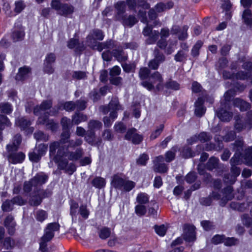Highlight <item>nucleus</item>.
Listing matches in <instances>:
<instances>
[{
  "label": "nucleus",
  "instance_id": "obj_1",
  "mask_svg": "<svg viewBox=\"0 0 252 252\" xmlns=\"http://www.w3.org/2000/svg\"><path fill=\"white\" fill-rule=\"evenodd\" d=\"M60 141H54L49 146V155L53 160L58 164L60 169H65L67 166V161L64 159L65 155L64 144L67 143L70 136L69 129H63Z\"/></svg>",
  "mask_w": 252,
  "mask_h": 252
},
{
  "label": "nucleus",
  "instance_id": "obj_2",
  "mask_svg": "<svg viewBox=\"0 0 252 252\" xmlns=\"http://www.w3.org/2000/svg\"><path fill=\"white\" fill-rule=\"evenodd\" d=\"M233 197L232 188L227 187L220 193L213 191L209 197L202 198L200 199V203L203 205L209 206L212 203V198H213L215 200H220V205L224 206L228 201L231 200Z\"/></svg>",
  "mask_w": 252,
  "mask_h": 252
},
{
  "label": "nucleus",
  "instance_id": "obj_3",
  "mask_svg": "<svg viewBox=\"0 0 252 252\" xmlns=\"http://www.w3.org/2000/svg\"><path fill=\"white\" fill-rule=\"evenodd\" d=\"M239 151V149H238L230 160L231 173L232 175L231 176V179H229L228 176H224V181L226 183L233 184L236 181V178L240 175L241 170L236 166V165L240 164L242 162V158L240 157V154H239L240 152H237Z\"/></svg>",
  "mask_w": 252,
  "mask_h": 252
},
{
  "label": "nucleus",
  "instance_id": "obj_4",
  "mask_svg": "<svg viewBox=\"0 0 252 252\" xmlns=\"http://www.w3.org/2000/svg\"><path fill=\"white\" fill-rule=\"evenodd\" d=\"M163 80L161 74L156 71L150 75L148 81L142 82L141 85L149 91L155 88L159 91L163 88Z\"/></svg>",
  "mask_w": 252,
  "mask_h": 252
},
{
  "label": "nucleus",
  "instance_id": "obj_5",
  "mask_svg": "<svg viewBox=\"0 0 252 252\" xmlns=\"http://www.w3.org/2000/svg\"><path fill=\"white\" fill-rule=\"evenodd\" d=\"M234 128L238 132H240L246 128L250 129L252 127V111L248 113L247 119L237 115L234 117Z\"/></svg>",
  "mask_w": 252,
  "mask_h": 252
},
{
  "label": "nucleus",
  "instance_id": "obj_6",
  "mask_svg": "<svg viewBox=\"0 0 252 252\" xmlns=\"http://www.w3.org/2000/svg\"><path fill=\"white\" fill-rule=\"evenodd\" d=\"M52 8L56 10L57 13L65 17L72 14L74 10V7L67 3H62L58 0H52L51 3Z\"/></svg>",
  "mask_w": 252,
  "mask_h": 252
},
{
  "label": "nucleus",
  "instance_id": "obj_7",
  "mask_svg": "<svg viewBox=\"0 0 252 252\" xmlns=\"http://www.w3.org/2000/svg\"><path fill=\"white\" fill-rule=\"evenodd\" d=\"M243 141H236L234 143V149L235 152L237 151L238 149H239L238 152H240L239 154H240V157L242 160L244 159L247 165L252 167V147L246 149L244 155L242 156L241 152L243 151Z\"/></svg>",
  "mask_w": 252,
  "mask_h": 252
},
{
  "label": "nucleus",
  "instance_id": "obj_8",
  "mask_svg": "<svg viewBox=\"0 0 252 252\" xmlns=\"http://www.w3.org/2000/svg\"><path fill=\"white\" fill-rule=\"evenodd\" d=\"M60 225L56 222L49 223L45 229V233L42 237L43 240L45 241L51 240L54 236V232L58 231Z\"/></svg>",
  "mask_w": 252,
  "mask_h": 252
},
{
  "label": "nucleus",
  "instance_id": "obj_9",
  "mask_svg": "<svg viewBox=\"0 0 252 252\" xmlns=\"http://www.w3.org/2000/svg\"><path fill=\"white\" fill-rule=\"evenodd\" d=\"M165 60V57L162 53H160L158 50L155 51L154 59L150 61L148 63L149 68L156 70L158 67L159 64L163 63Z\"/></svg>",
  "mask_w": 252,
  "mask_h": 252
},
{
  "label": "nucleus",
  "instance_id": "obj_10",
  "mask_svg": "<svg viewBox=\"0 0 252 252\" xmlns=\"http://www.w3.org/2000/svg\"><path fill=\"white\" fill-rule=\"evenodd\" d=\"M101 111L104 114L108 113L110 110L117 112V110L122 109V106L120 105L117 97H113L109 102L108 106H103L100 107Z\"/></svg>",
  "mask_w": 252,
  "mask_h": 252
},
{
  "label": "nucleus",
  "instance_id": "obj_11",
  "mask_svg": "<svg viewBox=\"0 0 252 252\" xmlns=\"http://www.w3.org/2000/svg\"><path fill=\"white\" fill-rule=\"evenodd\" d=\"M164 161V158L162 156L157 157L154 160V170L155 172L159 173L166 172L168 168L166 165L163 163Z\"/></svg>",
  "mask_w": 252,
  "mask_h": 252
},
{
  "label": "nucleus",
  "instance_id": "obj_12",
  "mask_svg": "<svg viewBox=\"0 0 252 252\" xmlns=\"http://www.w3.org/2000/svg\"><path fill=\"white\" fill-rule=\"evenodd\" d=\"M183 237L187 242H192L195 240V227L193 225L185 224Z\"/></svg>",
  "mask_w": 252,
  "mask_h": 252
},
{
  "label": "nucleus",
  "instance_id": "obj_13",
  "mask_svg": "<svg viewBox=\"0 0 252 252\" xmlns=\"http://www.w3.org/2000/svg\"><path fill=\"white\" fill-rule=\"evenodd\" d=\"M38 124L45 125L47 129L55 131L58 127L57 123H55L52 120H49L46 115L40 116L37 121Z\"/></svg>",
  "mask_w": 252,
  "mask_h": 252
},
{
  "label": "nucleus",
  "instance_id": "obj_14",
  "mask_svg": "<svg viewBox=\"0 0 252 252\" xmlns=\"http://www.w3.org/2000/svg\"><path fill=\"white\" fill-rule=\"evenodd\" d=\"M243 67L244 69L247 70L248 72H239L235 75L236 79L245 80L250 78L252 76L251 72L252 71V63L249 62L244 63L243 64Z\"/></svg>",
  "mask_w": 252,
  "mask_h": 252
},
{
  "label": "nucleus",
  "instance_id": "obj_15",
  "mask_svg": "<svg viewBox=\"0 0 252 252\" xmlns=\"http://www.w3.org/2000/svg\"><path fill=\"white\" fill-rule=\"evenodd\" d=\"M62 107L67 111H72L76 109V103L73 101H67L64 103L60 104L57 107V110L55 107L50 111V115L53 116L56 115L59 110L62 109Z\"/></svg>",
  "mask_w": 252,
  "mask_h": 252
},
{
  "label": "nucleus",
  "instance_id": "obj_16",
  "mask_svg": "<svg viewBox=\"0 0 252 252\" xmlns=\"http://www.w3.org/2000/svg\"><path fill=\"white\" fill-rule=\"evenodd\" d=\"M22 138L21 135L16 134L12 138L11 143L6 145V148L8 152L16 151L21 144Z\"/></svg>",
  "mask_w": 252,
  "mask_h": 252
},
{
  "label": "nucleus",
  "instance_id": "obj_17",
  "mask_svg": "<svg viewBox=\"0 0 252 252\" xmlns=\"http://www.w3.org/2000/svg\"><path fill=\"white\" fill-rule=\"evenodd\" d=\"M65 155L63 158L66 159L68 161V159L70 160H77L79 159L83 155V150L82 148H77L74 152H67V148H65Z\"/></svg>",
  "mask_w": 252,
  "mask_h": 252
},
{
  "label": "nucleus",
  "instance_id": "obj_18",
  "mask_svg": "<svg viewBox=\"0 0 252 252\" xmlns=\"http://www.w3.org/2000/svg\"><path fill=\"white\" fill-rule=\"evenodd\" d=\"M48 179V176L43 172L37 173L32 180L34 187H38L45 184Z\"/></svg>",
  "mask_w": 252,
  "mask_h": 252
},
{
  "label": "nucleus",
  "instance_id": "obj_19",
  "mask_svg": "<svg viewBox=\"0 0 252 252\" xmlns=\"http://www.w3.org/2000/svg\"><path fill=\"white\" fill-rule=\"evenodd\" d=\"M188 27L186 26L182 28L179 27L178 26L174 25L172 27L171 29V32L173 34H176L178 35V38L181 40H184L187 38V30Z\"/></svg>",
  "mask_w": 252,
  "mask_h": 252
},
{
  "label": "nucleus",
  "instance_id": "obj_20",
  "mask_svg": "<svg viewBox=\"0 0 252 252\" xmlns=\"http://www.w3.org/2000/svg\"><path fill=\"white\" fill-rule=\"evenodd\" d=\"M52 106V100H44L40 105H37L35 107H34L33 110V113L36 115H38L40 114L42 111H46L51 108Z\"/></svg>",
  "mask_w": 252,
  "mask_h": 252
},
{
  "label": "nucleus",
  "instance_id": "obj_21",
  "mask_svg": "<svg viewBox=\"0 0 252 252\" xmlns=\"http://www.w3.org/2000/svg\"><path fill=\"white\" fill-rule=\"evenodd\" d=\"M104 38L103 32L99 30L93 31L92 35H89L87 38L88 45L92 46V43L94 42L95 40H102Z\"/></svg>",
  "mask_w": 252,
  "mask_h": 252
},
{
  "label": "nucleus",
  "instance_id": "obj_22",
  "mask_svg": "<svg viewBox=\"0 0 252 252\" xmlns=\"http://www.w3.org/2000/svg\"><path fill=\"white\" fill-rule=\"evenodd\" d=\"M9 161L13 164H17L22 162L25 158V155L22 152L10 153L8 156Z\"/></svg>",
  "mask_w": 252,
  "mask_h": 252
},
{
  "label": "nucleus",
  "instance_id": "obj_23",
  "mask_svg": "<svg viewBox=\"0 0 252 252\" xmlns=\"http://www.w3.org/2000/svg\"><path fill=\"white\" fill-rule=\"evenodd\" d=\"M4 225L7 229L8 233L10 235L14 234L15 231V222L14 221L13 217L11 216H8L4 220Z\"/></svg>",
  "mask_w": 252,
  "mask_h": 252
},
{
  "label": "nucleus",
  "instance_id": "obj_24",
  "mask_svg": "<svg viewBox=\"0 0 252 252\" xmlns=\"http://www.w3.org/2000/svg\"><path fill=\"white\" fill-rule=\"evenodd\" d=\"M203 100L199 97L195 103V114L196 116L201 117L205 113L206 108L203 106Z\"/></svg>",
  "mask_w": 252,
  "mask_h": 252
},
{
  "label": "nucleus",
  "instance_id": "obj_25",
  "mask_svg": "<svg viewBox=\"0 0 252 252\" xmlns=\"http://www.w3.org/2000/svg\"><path fill=\"white\" fill-rule=\"evenodd\" d=\"M210 138L211 137L209 134H207L206 132H201L198 136L194 135L190 139H189L188 141L190 144H191L196 141L197 139L201 142H205L209 140Z\"/></svg>",
  "mask_w": 252,
  "mask_h": 252
},
{
  "label": "nucleus",
  "instance_id": "obj_26",
  "mask_svg": "<svg viewBox=\"0 0 252 252\" xmlns=\"http://www.w3.org/2000/svg\"><path fill=\"white\" fill-rule=\"evenodd\" d=\"M31 69L29 67L24 66L19 69V72L15 76V79L18 81H22L25 79L29 76Z\"/></svg>",
  "mask_w": 252,
  "mask_h": 252
},
{
  "label": "nucleus",
  "instance_id": "obj_27",
  "mask_svg": "<svg viewBox=\"0 0 252 252\" xmlns=\"http://www.w3.org/2000/svg\"><path fill=\"white\" fill-rule=\"evenodd\" d=\"M217 116L221 121L229 122L232 119V114L226 110L221 109L217 112Z\"/></svg>",
  "mask_w": 252,
  "mask_h": 252
},
{
  "label": "nucleus",
  "instance_id": "obj_28",
  "mask_svg": "<svg viewBox=\"0 0 252 252\" xmlns=\"http://www.w3.org/2000/svg\"><path fill=\"white\" fill-rule=\"evenodd\" d=\"M67 46L70 49H75L76 51H81L84 49L83 43H80L77 39L73 38L69 40Z\"/></svg>",
  "mask_w": 252,
  "mask_h": 252
},
{
  "label": "nucleus",
  "instance_id": "obj_29",
  "mask_svg": "<svg viewBox=\"0 0 252 252\" xmlns=\"http://www.w3.org/2000/svg\"><path fill=\"white\" fill-rule=\"evenodd\" d=\"M233 104L235 106L239 107L242 111H246L250 106L248 102L239 98H236L233 100Z\"/></svg>",
  "mask_w": 252,
  "mask_h": 252
},
{
  "label": "nucleus",
  "instance_id": "obj_30",
  "mask_svg": "<svg viewBox=\"0 0 252 252\" xmlns=\"http://www.w3.org/2000/svg\"><path fill=\"white\" fill-rule=\"evenodd\" d=\"M174 3L172 1H168L166 3L163 2L158 3L154 7L156 12L160 13L167 9L171 8L173 6Z\"/></svg>",
  "mask_w": 252,
  "mask_h": 252
},
{
  "label": "nucleus",
  "instance_id": "obj_31",
  "mask_svg": "<svg viewBox=\"0 0 252 252\" xmlns=\"http://www.w3.org/2000/svg\"><path fill=\"white\" fill-rule=\"evenodd\" d=\"M243 22L247 26L252 27V14L251 10L246 9L242 15Z\"/></svg>",
  "mask_w": 252,
  "mask_h": 252
},
{
  "label": "nucleus",
  "instance_id": "obj_32",
  "mask_svg": "<svg viewBox=\"0 0 252 252\" xmlns=\"http://www.w3.org/2000/svg\"><path fill=\"white\" fill-rule=\"evenodd\" d=\"M125 181V180L121 178L120 176L115 175L113 178L112 184L114 188L122 189Z\"/></svg>",
  "mask_w": 252,
  "mask_h": 252
},
{
  "label": "nucleus",
  "instance_id": "obj_33",
  "mask_svg": "<svg viewBox=\"0 0 252 252\" xmlns=\"http://www.w3.org/2000/svg\"><path fill=\"white\" fill-rule=\"evenodd\" d=\"M123 20V24L124 26L131 27L137 22V20L135 16L130 15L127 17H121Z\"/></svg>",
  "mask_w": 252,
  "mask_h": 252
},
{
  "label": "nucleus",
  "instance_id": "obj_34",
  "mask_svg": "<svg viewBox=\"0 0 252 252\" xmlns=\"http://www.w3.org/2000/svg\"><path fill=\"white\" fill-rule=\"evenodd\" d=\"M113 56L119 62H124L127 60V55L121 49H116L113 50Z\"/></svg>",
  "mask_w": 252,
  "mask_h": 252
},
{
  "label": "nucleus",
  "instance_id": "obj_35",
  "mask_svg": "<svg viewBox=\"0 0 252 252\" xmlns=\"http://www.w3.org/2000/svg\"><path fill=\"white\" fill-rule=\"evenodd\" d=\"M117 117V113L115 111H111L109 117H105L103 118V122L105 126L109 127L112 125L113 122Z\"/></svg>",
  "mask_w": 252,
  "mask_h": 252
},
{
  "label": "nucleus",
  "instance_id": "obj_36",
  "mask_svg": "<svg viewBox=\"0 0 252 252\" xmlns=\"http://www.w3.org/2000/svg\"><path fill=\"white\" fill-rule=\"evenodd\" d=\"M102 127V123L97 120H91L88 123V130L94 131Z\"/></svg>",
  "mask_w": 252,
  "mask_h": 252
},
{
  "label": "nucleus",
  "instance_id": "obj_37",
  "mask_svg": "<svg viewBox=\"0 0 252 252\" xmlns=\"http://www.w3.org/2000/svg\"><path fill=\"white\" fill-rule=\"evenodd\" d=\"M115 7L117 10V18L120 19L126 10V4L124 1H120L116 3Z\"/></svg>",
  "mask_w": 252,
  "mask_h": 252
},
{
  "label": "nucleus",
  "instance_id": "obj_38",
  "mask_svg": "<svg viewBox=\"0 0 252 252\" xmlns=\"http://www.w3.org/2000/svg\"><path fill=\"white\" fill-rule=\"evenodd\" d=\"M87 120V118L86 116L79 112H76L72 118V122L75 125H78L82 122H85Z\"/></svg>",
  "mask_w": 252,
  "mask_h": 252
},
{
  "label": "nucleus",
  "instance_id": "obj_39",
  "mask_svg": "<svg viewBox=\"0 0 252 252\" xmlns=\"http://www.w3.org/2000/svg\"><path fill=\"white\" fill-rule=\"evenodd\" d=\"M16 125L22 129H25L31 125V122L25 118H20L16 120Z\"/></svg>",
  "mask_w": 252,
  "mask_h": 252
},
{
  "label": "nucleus",
  "instance_id": "obj_40",
  "mask_svg": "<svg viewBox=\"0 0 252 252\" xmlns=\"http://www.w3.org/2000/svg\"><path fill=\"white\" fill-rule=\"evenodd\" d=\"M149 196L145 192L139 193L136 197V200L139 204L144 205L149 202Z\"/></svg>",
  "mask_w": 252,
  "mask_h": 252
},
{
  "label": "nucleus",
  "instance_id": "obj_41",
  "mask_svg": "<svg viewBox=\"0 0 252 252\" xmlns=\"http://www.w3.org/2000/svg\"><path fill=\"white\" fill-rule=\"evenodd\" d=\"M25 33L23 29L15 30L12 33V37L14 41H18L23 39Z\"/></svg>",
  "mask_w": 252,
  "mask_h": 252
},
{
  "label": "nucleus",
  "instance_id": "obj_42",
  "mask_svg": "<svg viewBox=\"0 0 252 252\" xmlns=\"http://www.w3.org/2000/svg\"><path fill=\"white\" fill-rule=\"evenodd\" d=\"M114 43L110 40L105 42L99 43L97 46V50L101 52L103 49H112L113 48Z\"/></svg>",
  "mask_w": 252,
  "mask_h": 252
},
{
  "label": "nucleus",
  "instance_id": "obj_43",
  "mask_svg": "<svg viewBox=\"0 0 252 252\" xmlns=\"http://www.w3.org/2000/svg\"><path fill=\"white\" fill-rule=\"evenodd\" d=\"M48 217L47 213L43 210H39L35 212V218L39 222H43Z\"/></svg>",
  "mask_w": 252,
  "mask_h": 252
},
{
  "label": "nucleus",
  "instance_id": "obj_44",
  "mask_svg": "<svg viewBox=\"0 0 252 252\" xmlns=\"http://www.w3.org/2000/svg\"><path fill=\"white\" fill-rule=\"evenodd\" d=\"M159 37V32L157 31H154L146 39V42L148 44H154L158 40Z\"/></svg>",
  "mask_w": 252,
  "mask_h": 252
},
{
  "label": "nucleus",
  "instance_id": "obj_45",
  "mask_svg": "<svg viewBox=\"0 0 252 252\" xmlns=\"http://www.w3.org/2000/svg\"><path fill=\"white\" fill-rule=\"evenodd\" d=\"M92 184L96 188H102L105 185V180L99 177H95L94 180L92 181Z\"/></svg>",
  "mask_w": 252,
  "mask_h": 252
},
{
  "label": "nucleus",
  "instance_id": "obj_46",
  "mask_svg": "<svg viewBox=\"0 0 252 252\" xmlns=\"http://www.w3.org/2000/svg\"><path fill=\"white\" fill-rule=\"evenodd\" d=\"M219 159L214 157L211 158L206 164V168L210 170L216 168L218 165Z\"/></svg>",
  "mask_w": 252,
  "mask_h": 252
},
{
  "label": "nucleus",
  "instance_id": "obj_47",
  "mask_svg": "<svg viewBox=\"0 0 252 252\" xmlns=\"http://www.w3.org/2000/svg\"><path fill=\"white\" fill-rule=\"evenodd\" d=\"M67 143H68L67 148H75L81 145L83 141L81 138H76L74 140H70Z\"/></svg>",
  "mask_w": 252,
  "mask_h": 252
},
{
  "label": "nucleus",
  "instance_id": "obj_48",
  "mask_svg": "<svg viewBox=\"0 0 252 252\" xmlns=\"http://www.w3.org/2000/svg\"><path fill=\"white\" fill-rule=\"evenodd\" d=\"M147 209L144 205L137 204L135 207V212L138 216H142L146 214Z\"/></svg>",
  "mask_w": 252,
  "mask_h": 252
},
{
  "label": "nucleus",
  "instance_id": "obj_49",
  "mask_svg": "<svg viewBox=\"0 0 252 252\" xmlns=\"http://www.w3.org/2000/svg\"><path fill=\"white\" fill-rule=\"evenodd\" d=\"M203 45V43L201 41H198L196 44L193 46L191 50V55L193 57H196L199 55V49L201 48Z\"/></svg>",
  "mask_w": 252,
  "mask_h": 252
},
{
  "label": "nucleus",
  "instance_id": "obj_50",
  "mask_svg": "<svg viewBox=\"0 0 252 252\" xmlns=\"http://www.w3.org/2000/svg\"><path fill=\"white\" fill-rule=\"evenodd\" d=\"M11 125L7 118L3 115H0V129H3L5 126H9Z\"/></svg>",
  "mask_w": 252,
  "mask_h": 252
},
{
  "label": "nucleus",
  "instance_id": "obj_51",
  "mask_svg": "<svg viewBox=\"0 0 252 252\" xmlns=\"http://www.w3.org/2000/svg\"><path fill=\"white\" fill-rule=\"evenodd\" d=\"M187 59V53L185 51L180 50L175 55L174 59L176 62H183Z\"/></svg>",
  "mask_w": 252,
  "mask_h": 252
},
{
  "label": "nucleus",
  "instance_id": "obj_52",
  "mask_svg": "<svg viewBox=\"0 0 252 252\" xmlns=\"http://www.w3.org/2000/svg\"><path fill=\"white\" fill-rule=\"evenodd\" d=\"M41 202V198L38 194L31 196L29 200V203L32 206H38Z\"/></svg>",
  "mask_w": 252,
  "mask_h": 252
},
{
  "label": "nucleus",
  "instance_id": "obj_53",
  "mask_svg": "<svg viewBox=\"0 0 252 252\" xmlns=\"http://www.w3.org/2000/svg\"><path fill=\"white\" fill-rule=\"evenodd\" d=\"M47 148L48 147L47 145L41 144L36 146L34 149L38 153V155H40V156L42 157L46 154Z\"/></svg>",
  "mask_w": 252,
  "mask_h": 252
},
{
  "label": "nucleus",
  "instance_id": "obj_54",
  "mask_svg": "<svg viewBox=\"0 0 252 252\" xmlns=\"http://www.w3.org/2000/svg\"><path fill=\"white\" fill-rule=\"evenodd\" d=\"M12 110L11 105L6 102L0 103V111L4 113H9Z\"/></svg>",
  "mask_w": 252,
  "mask_h": 252
},
{
  "label": "nucleus",
  "instance_id": "obj_55",
  "mask_svg": "<svg viewBox=\"0 0 252 252\" xmlns=\"http://www.w3.org/2000/svg\"><path fill=\"white\" fill-rule=\"evenodd\" d=\"M176 150L174 148L167 152L165 155V160L166 162H169L172 161L175 157Z\"/></svg>",
  "mask_w": 252,
  "mask_h": 252
},
{
  "label": "nucleus",
  "instance_id": "obj_56",
  "mask_svg": "<svg viewBox=\"0 0 252 252\" xmlns=\"http://www.w3.org/2000/svg\"><path fill=\"white\" fill-rule=\"evenodd\" d=\"M34 138L37 140H43L46 141L49 139V136L44 134L41 131L36 132L34 134Z\"/></svg>",
  "mask_w": 252,
  "mask_h": 252
},
{
  "label": "nucleus",
  "instance_id": "obj_57",
  "mask_svg": "<svg viewBox=\"0 0 252 252\" xmlns=\"http://www.w3.org/2000/svg\"><path fill=\"white\" fill-rule=\"evenodd\" d=\"M79 213L85 219L88 218L90 214L89 211L87 209L86 205H81L79 208Z\"/></svg>",
  "mask_w": 252,
  "mask_h": 252
},
{
  "label": "nucleus",
  "instance_id": "obj_58",
  "mask_svg": "<svg viewBox=\"0 0 252 252\" xmlns=\"http://www.w3.org/2000/svg\"><path fill=\"white\" fill-rule=\"evenodd\" d=\"M179 84L176 81L173 80H169L165 84V87L167 89L177 90L179 89Z\"/></svg>",
  "mask_w": 252,
  "mask_h": 252
},
{
  "label": "nucleus",
  "instance_id": "obj_59",
  "mask_svg": "<svg viewBox=\"0 0 252 252\" xmlns=\"http://www.w3.org/2000/svg\"><path fill=\"white\" fill-rule=\"evenodd\" d=\"M85 139L89 143L93 144L95 140V132L88 130L86 136H85Z\"/></svg>",
  "mask_w": 252,
  "mask_h": 252
},
{
  "label": "nucleus",
  "instance_id": "obj_60",
  "mask_svg": "<svg viewBox=\"0 0 252 252\" xmlns=\"http://www.w3.org/2000/svg\"><path fill=\"white\" fill-rule=\"evenodd\" d=\"M163 128V125H159V126L152 133L150 136L151 139L154 140L158 137L162 131Z\"/></svg>",
  "mask_w": 252,
  "mask_h": 252
},
{
  "label": "nucleus",
  "instance_id": "obj_61",
  "mask_svg": "<svg viewBox=\"0 0 252 252\" xmlns=\"http://www.w3.org/2000/svg\"><path fill=\"white\" fill-rule=\"evenodd\" d=\"M12 202L11 200H5L2 205V209L3 211L9 212L11 211L13 209Z\"/></svg>",
  "mask_w": 252,
  "mask_h": 252
},
{
  "label": "nucleus",
  "instance_id": "obj_62",
  "mask_svg": "<svg viewBox=\"0 0 252 252\" xmlns=\"http://www.w3.org/2000/svg\"><path fill=\"white\" fill-rule=\"evenodd\" d=\"M111 234L110 230L108 228L104 227L100 229L99 236L101 239H105L109 237Z\"/></svg>",
  "mask_w": 252,
  "mask_h": 252
},
{
  "label": "nucleus",
  "instance_id": "obj_63",
  "mask_svg": "<svg viewBox=\"0 0 252 252\" xmlns=\"http://www.w3.org/2000/svg\"><path fill=\"white\" fill-rule=\"evenodd\" d=\"M123 187L122 189H124L126 191H129L131 190L135 185V183L131 181H125V183L124 184Z\"/></svg>",
  "mask_w": 252,
  "mask_h": 252
},
{
  "label": "nucleus",
  "instance_id": "obj_64",
  "mask_svg": "<svg viewBox=\"0 0 252 252\" xmlns=\"http://www.w3.org/2000/svg\"><path fill=\"white\" fill-rule=\"evenodd\" d=\"M243 223L247 227L252 226V219L250 218L248 215L244 214L242 216Z\"/></svg>",
  "mask_w": 252,
  "mask_h": 252
}]
</instances>
